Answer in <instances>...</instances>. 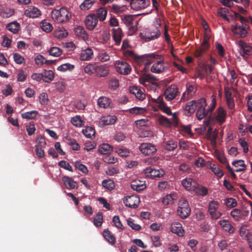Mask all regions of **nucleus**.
<instances>
[{
    "label": "nucleus",
    "mask_w": 252,
    "mask_h": 252,
    "mask_svg": "<svg viewBox=\"0 0 252 252\" xmlns=\"http://www.w3.org/2000/svg\"><path fill=\"white\" fill-rule=\"evenodd\" d=\"M206 105L205 98H201L197 99L196 116L198 120H202L208 115L209 113L213 111L216 105V99L215 96H212L211 106L208 110L205 109Z\"/></svg>",
    "instance_id": "obj_1"
},
{
    "label": "nucleus",
    "mask_w": 252,
    "mask_h": 252,
    "mask_svg": "<svg viewBox=\"0 0 252 252\" xmlns=\"http://www.w3.org/2000/svg\"><path fill=\"white\" fill-rule=\"evenodd\" d=\"M51 16L52 20L57 24L66 23L71 17V13L64 7L53 10Z\"/></svg>",
    "instance_id": "obj_2"
},
{
    "label": "nucleus",
    "mask_w": 252,
    "mask_h": 252,
    "mask_svg": "<svg viewBox=\"0 0 252 252\" xmlns=\"http://www.w3.org/2000/svg\"><path fill=\"white\" fill-rule=\"evenodd\" d=\"M226 116V111L223 107H220L216 110L214 116L211 114L208 116V118L204 121V123L206 126L209 125L211 123L215 122H217L220 125L225 121Z\"/></svg>",
    "instance_id": "obj_3"
},
{
    "label": "nucleus",
    "mask_w": 252,
    "mask_h": 252,
    "mask_svg": "<svg viewBox=\"0 0 252 252\" xmlns=\"http://www.w3.org/2000/svg\"><path fill=\"white\" fill-rule=\"evenodd\" d=\"M145 13H143L137 15H125L122 17V21L123 23L128 28L129 32L128 34L132 35L137 30L136 25H133L135 23L136 25L137 24V21L135 20V18L138 15H145Z\"/></svg>",
    "instance_id": "obj_4"
},
{
    "label": "nucleus",
    "mask_w": 252,
    "mask_h": 252,
    "mask_svg": "<svg viewBox=\"0 0 252 252\" xmlns=\"http://www.w3.org/2000/svg\"><path fill=\"white\" fill-rule=\"evenodd\" d=\"M139 81L141 85L151 89H155L158 85L157 78L150 74H142L139 77Z\"/></svg>",
    "instance_id": "obj_5"
},
{
    "label": "nucleus",
    "mask_w": 252,
    "mask_h": 252,
    "mask_svg": "<svg viewBox=\"0 0 252 252\" xmlns=\"http://www.w3.org/2000/svg\"><path fill=\"white\" fill-rule=\"evenodd\" d=\"M155 29L150 30V31L142 35V38L146 41H150L158 37L160 34L161 29V20L159 19H157L154 23Z\"/></svg>",
    "instance_id": "obj_6"
},
{
    "label": "nucleus",
    "mask_w": 252,
    "mask_h": 252,
    "mask_svg": "<svg viewBox=\"0 0 252 252\" xmlns=\"http://www.w3.org/2000/svg\"><path fill=\"white\" fill-rule=\"evenodd\" d=\"M177 212L178 215L182 219H186L190 215V209L187 200L184 198L179 200Z\"/></svg>",
    "instance_id": "obj_7"
},
{
    "label": "nucleus",
    "mask_w": 252,
    "mask_h": 252,
    "mask_svg": "<svg viewBox=\"0 0 252 252\" xmlns=\"http://www.w3.org/2000/svg\"><path fill=\"white\" fill-rule=\"evenodd\" d=\"M158 56L154 54H145L137 58L136 60V62L140 65H144L142 70L146 71L148 65L154 62Z\"/></svg>",
    "instance_id": "obj_8"
},
{
    "label": "nucleus",
    "mask_w": 252,
    "mask_h": 252,
    "mask_svg": "<svg viewBox=\"0 0 252 252\" xmlns=\"http://www.w3.org/2000/svg\"><path fill=\"white\" fill-rule=\"evenodd\" d=\"M209 47V44L206 39H204L201 46L197 48L194 52V57L198 59V63H202L203 62V57L206 51Z\"/></svg>",
    "instance_id": "obj_9"
},
{
    "label": "nucleus",
    "mask_w": 252,
    "mask_h": 252,
    "mask_svg": "<svg viewBox=\"0 0 252 252\" xmlns=\"http://www.w3.org/2000/svg\"><path fill=\"white\" fill-rule=\"evenodd\" d=\"M175 128H177L176 130L183 135L186 134L191 136L192 135L190 126L189 125L184 126L181 124L179 121L176 113H174V129Z\"/></svg>",
    "instance_id": "obj_10"
},
{
    "label": "nucleus",
    "mask_w": 252,
    "mask_h": 252,
    "mask_svg": "<svg viewBox=\"0 0 252 252\" xmlns=\"http://www.w3.org/2000/svg\"><path fill=\"white\" fill-rule=\"evenodd\" d=\"M239 53L244 59H247L252 55V47L243 40H239L238 42Z\"/></svg>",
    "instance_id": "obj_11"
},
{
    "label": "nucleus",
    "mask_w": 252,
    "mask_h": 252,
    "mask_svg": "<svg viewBox=\"0 0 252 252\" xmlns=\"http://www.w3.org/2000/svg\"><path fill=\"white\" fill-rule=\"evenodd\" d=\"M115 66L117 72L123 75L128 74L131 70L130 66L124 61H117Z\"/></svg>",
    "instance_id": "obj_12"
},
{
    "label": "nucleus",
    "mask_w": 252,
    "mask_h": 252,
    "mask_svg": "<svg viewBox=\"0 0 252 252\" xmlns=\"http://www.w3.org/2000/svg\"><path fill=\"white\" fill-rule=\"evenodd\" d=\"M150 4V0H132L130 2L131 8L136 11L145 9Z\"/></svg>",
    "instance_id": "obj_13"
},
{
    "label": "nucleus",
    "mask_w": 252,
    "mask_h": 252,
    "mask_svg": "<svg viewBox=\"0 0 252 252\" xmlns=\"http://www.w3.org/2000/svg\"><path fill=\"white\" fill-rule=\"evenodd\" d=\"M218 208V202L212 201L209 203L208 212L212 219L217 220L222 215L221 213L217 211Z\"/></svg>",
    "instance_id": "obj_14"
},
{
    "label": "nucleus",
    "mask_w": 252,
    "mask_h": 252,
    "mask_svg": "<svg viewBox=\"0 0 252 252\" xmlns=\"http://www.w3.org/2000/svg\"><path fill=\"white\" fill-rule=\"evenodd\" d=\"M124 203L127 207L136 208L139 204L140 198L136 195L127 196L124 198Z\"/></svg>",
    "instance_id": "obj_15"
},
{
    "label": "nucleus",
    "mask_w": 252,
    "mask_h": 252,
    "mask_svg": "<svg viewBox=\"0 0 252 252\" xmlns=\"http://www.w3.org/2000/svg\"><path fill=\"white\" fill-rule=\"evenodd\" d=\"M152 100L158 105L159 108L163 112L168 115H172V112L170 108L166 106L163 101V97L162 96H159L156 98H152Z\"/></svg>",
    "instance_id": "obj_16"
},
{
    "label": "nucleus",
    "mask_w": 252,
    "mask_h": 252,
    "mask_svg": "<svg viewBox=\"0 0 252 252\" xmlns=\"http://www.w3.org/2000/svg\"><path fill=\"white\" fill-rule=\"evenodd\" d=\"M98 23L97 17L94 14H89L86 16L85 24L88 30H94Z\"/></svg>",
    "instance_id": "obj_17"
},
{
    "label": "nucleus",
    "mask_w": 252,
    "mask_h": 252,
    "mask_svg": "<svg viewBox=\"0 0 252 252\" xmlns=\"http://www.w3.org/2000/svg\"><path fill=\"white\" fill-rule=\"evenodd\" d=\"M139 150L145 155H152L157 151L154 145L146 143L141 144L139 147Z\"/></svg>",
    "instance_id": "obj_18"
},
{
    "label": "nucleus",
    "mask_w": 252,
    "mask_h": 252,
    "mask_svg": "<svg viewBox=\"0 0 252 252\" xmlns=\"http://www.w3.org/2000/svg\"><path fill=\"white\" fill-rule=\"evenodd\" d=\"M144 172L147 177L151 178L160 177L164 174V171L161 169H155L151 168H147L144 170Z\"/></svg>",
    "instance_id": "obj_19"
},
{
    "label": "nucleus",
    "mask_w": 252,
    "mask_h": 252,
    "mask_svg": "<svg viewBox=\"0 0 252 252\" xmlns=\"http://www.w3.org/2000/svg\"><path fill=\"white\" fill-rule=\"evenodd\" d=\"M24 14L30 18H37L41 15V11L35 6H30L25 9Z\"/></svg>",
    "instance_id": "obj_20"
},
{
    "label": "nucleus",
    "mask_w": 252,
    "mask_h": 252,
    "mask_svg": "<svg viewBox=\"0 0 252 252\" xmlns=\"http://www.w3.org/2000/svg\"><path fill=\"white\" fill-rule=\"evenodd\" d=\"M117 118L115 115H106L101 117L99 120V125L102 126L113 125Z\"/></svg>",
    "instance_id": "obj_21"
},
{
    "label": "nucleus",
    "mask_w": 252,
    "mask_h": 252,
    "mask_svg": "<svg viewBox=\"0 0 252 252\" xmlns=\"http://www.w3.org/2000/svg\"><path fill=\"white\" fill-rule=\"evenodd\" d=\"M94 57V52L90 47L82 49L79 54V58L81 61H89Z\"/></svg>",
    "instance_id": "obj_22"
},
{
    "label": "nucleus",
    "mask_w": 252,
    "mask_h": 252,
    "mask_svg": "<svg viewBox=\"0 0 252 252\" xmlns=\"http://www.w3.org/2000/svg\"><path fill=\"white\" fill-rule=\"evenodd\" d=\"M122 30L120 28L112 29V36L116 45H119L123 36Z\"/></svg>",
    "instance_id": "obj_23"
},
{
    "label": "nucleus",
    "mask_w": 252,
    "mask_h": 252,
    "mask_svg": "<svg viewBox=\"0 0 252 252\" xmlns=\"http://www.w3.org/2000/svg\"><path fill=\"white\" fill-rule=\"evenodd\" d=\"M62 180L67 189H72L78 188L77 182L68 176H63Z\"/></svg>",
    "instance_id": "obj_24"
},
{
    "label": "nucleus",
    "mask_w": 252,
    "mask_h": 252,
    "mask_svg": "<svg viewBox=\"0 0 252 252\" xmlns=\"http://www.w3.org/2000/svg\"><path fill=\"white\" fill-rule=\"evenodd\" d=\"M231 31L234 34L238 35L240 37L244 38L248 34V32L245 28L240 25L232 26Z\"/></svg>",
    "instance_id": "obj_25"
},
{
    "label": "nucleus",
    "mask_w": 252,
    "mask_h": 252,
    "mask_svg": "<svg viewBox=\"0 0 252 252\" xmlns=\"http://www.w3.org/2000/svg\"><path fill=\"white\" fill-rule=\"evenodd\" d=\"M110 52L104 49H99L96 56L98 61L103 63L107 62L110 60Z\"/></svg>",
    "instance_id": "obj_26"
},
{
    "label": "nucleus",
    "mask_w": 252,
    "mask_h": 252,
    "mask_svg": "<svg viewBox=\"0 0 252 252\" xmlns=\"http://www.w3.org/2000/svg\"><path fill=\"white\" fill-rule=\"evenodd\" d=\"M95 73L99 77H105L109 73V67L105 64L96 65Z\"/></svg>",
    "instance_id": "obj_27"
},
{
    "label": "nucleus",
    "mask_w": 252,
    "mask_h": 252,
    "mask_svg": "<svg viewBox=\"0 0 252 252\" xmlns=\"http://www.w3.org/2000/svg\"><path fill=\"white\" fill-rule=\"evenodd\" d=\"M182 185L185 188L189 190H193L197 187V183L191 178L184 179Z\"/></svg>",
    "instance_id": "obj_28"
},
{
    "label": "nucleus",
    "mask_w": 252,
    "mask_h": 252,
    "mask_svg": "<svg viewBox=\"0 0 252 252\" xmlns=\"http://www.w3.org/2000/svg\"><path fill=\"white\" fill-rule=\"evenodd\" d=\"M130 92L140 100H142L145 98V94L143 93L142 91L137 86L130 87Z\"/></svg>",
    "instance_id": "obj_29"
},
{
    "label": "nucleus",
    "mask_w": 252,
    "mask_h": 252,
    "mask_svg": "<svg viewBox=\"0 0 252 252\" xmlns=\"http://www.w3.org/2000/svg\"><path fill=\"white\" fill-rule=\"evenodd\" d=\"M131 188L134 190L139 191L146 188V185L144 181L135 180L131 182Z\"/></svg>",
    "instance_id": "obj_30"
},
{
    "label": "nucleus",
    "mask_w": 252,
    "mask_h": 252,
    "mask_svg": "<svg viewBox=\"0 0 252 252\" xmlns=\"http://www.w3.org/2000/svg\"><path fill=\"white\" fill-rule=\"evenodd\" d=\"M75 34L78 37L83 38L84 40H87L88 38V35L86 33L84 28L82 26H77L74 29Z\"/></svg>",
    "instance_id": "obj_31"
},
{
    "label": "nucleus",
    "mask_w": 252,
    "mask_h": 252,
    "mask_svg": "<svg viewBox=\"0 0 252 252\" xmlns=\"http://www.w3.org/2000/svg\"><path fill=\"white\" fill-rule=\"evenodd\" d=\"M111 101L107 97L101 96L97 100V104L99 107L103 108H107L111 106Z\"/></svg>",
    "instance_id": "obj_32"
},
{
    "label": "nucleus",
    "mask_w": 252,
    "mask_h": 252,
    "mask_svg": "<svg viewBox=\"0 0 252 252\" xmlns=\"http://www.w3.org/2000/svg\"><path fill=\"white\" fill-rule=\"evenodd\" d=\"M219 224L225 231L228 232L229 233L233 232L234 228L230 224L228 220H220Z\"/></svg>",
    "instance_id": "obj_33"
},
{
    "label": "nucleus",
    "mask_w": 252,
    "mask_h": 252,
    "mask_svg": "<svg viewBox=\"0 0 252 252\" xmlns=\"http://www.w3.org/2000/svg\"><path fill=\"white\" fill-rule=\"evenodd\" d=\"M6 29L13 33L16 34L19 31L20 25L17 22L14 21L8 24L6 26Z\"/></svg>",
    "instance_id": "obj_34"
},
{
    "label": "nucleus",
    "mask_w": 252,
    "mask_h": 252,
    "mask_svg": "<svg viewBox=\"0 0 252 252\" xmlns=\"http://www.w3.org/2000/svg\"><path fill=\"white\" fill-rule=\"evenodd\" d=\"M164 69L163 63L161 60L158 61L151 68V71L155 73H159Z\"/></svg>",
    "instance_id": "obj_35"
},
{
    "label": "nucleus",
    "mask_w": 252,
    "mask_h": 252,
    "mask_svg": "<svg viewBox=\"0 0 252 252\" xmlns=\"http://www.w3.org/2000/svg\"><path fill=\"white\" fill-rule=\"evenodd\" d=\"M113 150V148L107 143H103L99 146L98 151L103 155L110 154Z\"/></svg>",
    "instance_id": "obj_36"
},
{
    "label": "nucleus",
    "mask_w": 252,
    "mask_h": 252,
    "mask_svg": "<svg viewBox=\"0 0 252 252\" xmlns=\"http://www.w3.org/2000/svg\"><path fill=\"white\" fill-rule=\"evenodd\" d=\"M82 133L88 138L93 139L95 136V130L91 126H87L83 129Z\"/></svg>",
    "instance_id": "obj_37"
},
{
    "label": "nucleus",
    "mask_w": 252,
    "mask_h": 252,
    "mask_svg": "<svg viewBox=\"0 0 252 252\" xmlns=\"http://www.w3.org/2000/svg\"><path fill=\"white\" fill-rule=\"evenodd\" d=\"M43 75L42 80L47 83L50 82L54 78V74L53 72L51 70H45L42 73Z\"/></svg>",
    "instance_id": "obj_38"
},
{
    "label": "nucleus",
    "mask_w": 252,
    "mask_h": 252,
    "mask_svg": "<svg viewBox=\"0 0 252 252\" xmlns=\"http://www.w3.org/2000/svg\"><path fill=\"white\" fill-rule=\"evenodd\" d=\"M232 164L237 168L235 171L237 172L244 171L246 168V165L244 163V161L241 159L234 161Z\"/></svg>",
    "instance_id": "obj_39"
},
{
    "label": "nucleus",
    "mask_w": 252,
    "mask_h": 252,
    "mask_svg": "<svg viewBox=\"0 0 252 252\" xmlns=\"http://www.w3.org/2000/svg\"><path fill=\"white\" fill-rule=\"evenodd\" d=\"M34 60L35 64L38 66H41L44 64L48 63L49 62V61L46 60L42 55L40 54L35 55Z\"/></svg>",
    "instance_id": "obj_40"
},
{
    "label": "nucleus",
    "mask_w": 252,
    "mask_h": 252,
    "mask_svg": "<svg viewBox=\"0 0 252 252\" xmlns=\"http://www.w3.org/2000/svg\"><path fill=\"white\" fill-rule=\"evenodd\" d=\"M103 236L105 239L111 244H114L116 242L115 237L112 233L107 229L104 230L103 232Z\"/></svg>",
    "instance_id": "obj_41"
},
{
    "label": "nucleus",
    "mask_w": 252,
    "mask_h": 252,
    "mask_svg": "<svg viewBox=\"0 0 252 252\" xmlns=\"http://www.w3.org/2000/svg\"><path fill=\"white\" fill-rule=\"evenodd\" d=\"M194 88L192 85H189L187 87V94L184 92L182 95L181 101H185L188 100L190 96H191L194 94Z\"/></svg>",
    "instance_id": "obj_42"
},
{
    "label": "nucleus",
    "mask_w": 252,
    "mask_h": 252,
    "mask_svg": "<svg viewBox=\"0 0 252 252\" xmlns=\"http://www.w3.org/2000/svg\"><path fill=\"white\" fill-rule=\"evenodd\" d=\"M197 100H192L188 102L185 107V110L188 111L189 113L192 114L194 113L197 108Z\"/></svg>",
    "instance_id": "obj_43"
},
{
    "label": "nucleus",
    "mask_w": 252,
    "mask_h": 252,
    "mask_svg": "<svg viewBox=\"0 0 252 252\" xmlns=\"http://www.w3.org/2000/svg\"><path fill=\"white\" fill-rule=\"evenodd\" d=\"M107 14V10L105 7H100L96 10L97 18L101 21L105 20Z\"/></svg>",
    "instance_id": "obj_44"
},
{
    "label": "nucleus",
    "mask_w": 252,
    "mask_h": 252,
    "mask_svg": "<svg viewBox=\"0 0 252 252\" xmlns=\"http://www.w3.org/2000/svg\"><path fill=\"white\" fill-rule=\"evenodd\" d=\"M185 231L183 228L182 224L178 222H174V234L179 237H183L184 235Z\"/></svg>",
    "instance_id": "obj_45"
},
{
    "label": "nucleus",
    "mask_w": 252,
    "mask_h": 252,
    "mask_svg": "<svg viewBox=\"0 0 252 252\" xmlns=\"http://www.w3.org/2000/svg\"><path fill=\"white\" fill-rule=\"evenodd\" d=\"M71 123L76 127H81L84 125V122L80 116L76 115L71 118Z\"/></svg>",
    "instance_id": "obj_46"
},
{
    "label": "nucleus",
    "mask_w": 252,
    "mask_h": 252,
    "mask_svg": "<svg viewBox=\"0 0 252 252\" xmlns=\"http://www.w3.org/2000/svg\"><path fill=\"white\" fill-rule=\"evenodd\" d=\"M231 217L236 220H239L243 218V213L238 209H234L230 213Z\"/></svg>",
    "instance_id": "obj_47"
},
{
    "label": "nucleus",
    "mask_w": 252,
    "mask_h": 252,
    "mask_svg": "<svg viewBox=\"0 0 252 252\" xmlns=\"http://www.w3.org/2000/svg\"><path fill=\"white\" fill-rule=\"evenodd\" d=\"M74 65L69 63H65L61 64L57 68V70L62 72L71 71L74 68Z\"/></svg>",
    "instance_id": "obj_48"
},
{
    "label": "nucleus",
    "mask_w": 252,
    "mask_h": 252,
    "mask_svg": "<svg viewBox=\"0 0 252 252\" xmlns=\"http://www.w3.org/2000/svg\"><path fill=\"white\" fill-rule=\"evenodd\" d=\"M95 0H84L80 4V8L82 10H87L91 8Z\"/></svg>",
    "instance_id": "obj_49"
},
{
    "label": "nucleus",
    "mask_w": 252,
    "mask_h": 252,
    "mask_svg": "<svg viewBox=\"0 0 252 252\" xmlns=\"http://www.w3.org/2000/svg\"><path fill=\"white\" fill-rule=\"evenodd\" d=\"M38 114V112L36 110L27 112L22 113L21 116L23 119L27 120H31L34 119Z\"/></svg>",
    "instance_id": "obj_50"
},
{
    "label": "nucleus",
    "mask_w": 252,
    "mask_h": 252,
    "mask_svg": "<svg viewBox=\"0 0 252 252\" xmlns=\"http://www.w3.org/2000/svg\"><path fill=\"white\" fill-rule=\"evenodd\" d=\"M193 190L199 195L204 196L208 193V189L202 186H199L197 184V187Z\"/></svg>",
    "instance_id": "obj_51"
},
{
    "label": "nucleus",
    "mask_w": 252,
    "mask_h": 252,
    "mask_svg": "<svg viewBox=\"0 0 252 252\" xmlns=\"http://www.w3.org/2000/svg\"><path fill=\"white\" fill-rule=\"evenodd\" d=\"M127 111L131 114L139 115L144 114L146 112V109L142 107H134Z\"/></svg>",
    "instance_id": "obj_52"
},
{
    "label": "nucleus",
    "mask_w": 252,
    "mask_h": 252,
    "mask_svg": "<svg viewBox=\"0 0 252 252\" xmlns=\"http://www.w3.org/2000/svg\"><path fill=\"white\" fill-rule=\"evenodd\" d=\"M102 185L105 189L111 190L115 188V183L111 180H104L102 182Z\"/></svg>",
    "instance_id": "obj_53"
},
{
    "label": "nucleus",
    "mask_w": 252,
    "mask_h": 252,
    "mask_svg": "<svg viewBox=\"0 0 252 252\" xmlns=\"http://www.w3.org/2000/svg\"><path fill=\"white\" fill-rule=\"evenodd\" d=\"M48 52L50 55L58 57H59L62 54V50L57 47H53L51 48L49 50Z\"/></svg>",
    "instance_id": "obj_54"
},
{
    "label": "nucleus",
    "mask_w": 252,
    "mask_h": 252,
    "mask_svg": "<svg viewBox=\"0 0 252 252\" xmlns=\"http://www.w3.org/2000/svg\"><path fill=\"white\" fill-rule=\"evenodd\" d=\"M229 11L228 9L225 7H221L218 10V14L220 16L226 20L228 22H229V19L227 16V15Z\"/></svg>",
    "instance_id": "obj_55"
},
{
    "label": "nucleus",
    "mask_w": 252,
    "mask_h": 252,
    "mask_svg": "<svg viewBox=\"0 0 252 252\" xmlns=\"http://www.w3.org/2000/svg\"><path fill=\"white\" fill-rule=\"evenodd\" d=\"M96 64L89 63L84 69V72L89 75H91L95 72Z\"/></svg>",
    "instance_id": "obj_56"
},
{
    "label": "nucleus",
    "mask_w": 252,
    "mask_h": 252,
    "mask_svg": "<svg viewBox=\"0 0 252 252\" xmlns=\"http://www.w3.org/2000/svg\"><path fill=\"white\" fill-rule=\"evenodd\" d=\"M112 9L114 13L119 14L126 11L127 9L126 7L124 5H116L113 4L112 5Z\"/></svg>",
    "instance_id": "obj_57"
},
{
    "label": "nucleus",
    "mask_w": 252,
    "mask_h": 252,
    "mask_svg": "<svg viewBox=\"0 0 252 252\" xmlns=\"http://www.w3.org/2000/svg\"><path fill=\"white\" fill-rule=\"evenodd\" d=\"M165 98L168 101H171L173 99V88L172 85L166 89L164 92Z\"/></svg>",
    "instance_id": "obj_58"
},
{
    "label": "nucleus",
    "mask_w": 252,
    "mask_h": 252,
    "mask_svg": "<svg viewBox=\"0 0 252 252\" xmlns=\"http://www.w3.org/2000/svg\"><path fill=\"white\" fill-rule=\"evenodd\" d=\"M103 217L101 213H98L94 219V224L95 226H100L102 223Z\"/></svg>",
    "instance_id": "obj_59"
},
{
    "label": "nucleus",
    "mask_w": 252,
    "mask_h": 252,
    "mask_svg": "<svg viewBox=\"0 0 252 252\" xmlns=\"http://www.w3.org/2000/svg\"><path fill=\"white\" fill-rule=\"evenodd\" d=\"M40 27L43 31L46 32H51L53 29L52 25L47 22H42L40 23Z\"/></svg>",
    "instance_id": "obj_60"
},
{
    "label": "nucleus",
    "mask_w": 252,
    "mask_h": 252,
    "mask_svg": "<svg viewBox=\"0 0 252 252\" xmlns=\"http://www.w3.org/2000/svg\"><path fill=\"white\" fill-rule=\"evenodd\" d=\"M162 203L165 205H172L173 203V196L172 194L165 195L162 198Z\"/></svg>",
    "instance_id": "obj_61"
},
{
    "label": "nucleus",
    "mask_w": 252,
    "mask_h": 252,
    "mask_svg": "<svg viewBox=\"0 0 252 252\" xmlns=\"http://www.w3.org/2000/svg\"><path fill=\"white\" fill-rule=\"evenodd\" d=\"M116 152L122 157H126L128 156L129 151L128 149L125 147H121L116 150Z\"/></svg>",
    "instance_id": "obj_62"
},
{
    "label": "nucleus",
    "mask_w": 252,
    "mask_h": 252,
    "mask_svg": "<svg viewBox=\"0 0 252 252\" xmlns=\"http://www.w3.org/2000/svg\"><path fill=\"white\" fill-rule=\"evenodd\" d=\"M38 98L39 102L41 105L47 104L49 99L48 95L46 93H41L39 95Z\"/></svg>",
    "instance_id": "obj_63"
},
{
    "label": "nucleus",
    "mask_w": 252,
    "mask_h": 252,
    "mask_svg": "<svg viewBox=\"0 0 252 252\" xmlns=\"http://www.w3.org/2000/svg\"><path fill=\"white\" fill-rule=\"evenodd\" d=\"M159 123L160 125L166 127H170L171 126V122L164 116H161L159 118Z\"/></svg>",
    "instance_id": "obj_64"
}]
</instances>
